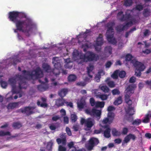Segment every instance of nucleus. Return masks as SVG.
Wrapping results in <instances>:
<instances>
[{
    "label": "nucleus",
    "instance_id": "obj_1",
    "mask_svg": "<svg viewBox=\"0 0 151 151\" xmlns=\"http://www.w3.org/2000/svg\"><path fill=\"white\" fill-rule=\"evenodd\" d=\"M12 22L15 24L16 28L19 31L24 33L27 37L29 36L30 33L32 31L31 21L30 19H16L15 21Z\"/></svg>",
    "mask_w": 151,
    "mask_h": 151
},
{
    "label": "nucleus",
    "instance_id": "obj_2",
    "mask_svg": "<svg viewBox=\"0 0 151 151\" xmlns=\"http://www.w3.org/2000/svg\"><path fill=\"white\" fill-rule=\"evenodd\" d=\"M115 25V23L114 22H109L106 25V27L107 28L106 33L107 40L110 43L113 45H115L116 43V40L114 38L113 28Z\"/></svg>",
    "mask_w": 151,
    "mask_h": 151
},
{
    "label": "nucleus",
    "instance_id": "obj_3",
    "mask_svg": "<svg viewBox=\"0 0 151 151\" xmlns=\"http://www.w3.org/2000/svg\"><path fill=\"white\" fill-rule=\"evenodd\" d=\"M81 61H78V64H82L84 62H87L93 61H97L99 58L98 55L91 51H88L85 54H81Z\"/></svg>",
    "mask_w": 151,
    "mask_h": 151
},
{
    "label": "nucleus",
    "instance_id": "obj_4",
    "mask_svg": "<svg viewBox=\"0 0 151 151\" xmlns=\"http://www.w3.org/2000/svg\"><path fill=\"white\" fill-rule=\"evenodd\" d=\"M16 77L19 79L18 88L19 90H17L16 89V91L18 92L16 93H19V97L20 98L22 96V94L21 93V90L23 89H26L27 86V83L26 81V78L23 76L22 75H17Z\"/></svg>",
    "mask_w": 151,
    "mask_h": 151
},
{
    "label": "nucleus",
    "instance_id": "obj_5",
    "mask_svg": "<svg viewBox=\"0 0 151 151\" xmlns=\"http://www.w3.org/2000/svg\"><path fill=\"white\" fill-rule=\"evenodd\" d=\"M23 74L29 76L31 78L35 76L36 78H41L43 76V72L40 67H37L31 72L27 71L24 70L22 71Z\"/></svg>",
    "mask_w": 151,
    "mask_h": 151
},
{
    "label": "nucleus",
    "instance_id": "obj_6",
    "mask_svg": "<svg viewBox=\"0 0 151 151\" xmlns=\"http://www.w3.org/2000/svg\"><path fill=\"white\" fill-rule=\"evenodd\" d=\"M8 18L11 21H15L17 18L23 19L27 18L26 15L24 13L18 12L17 11H13L9 12L8 14Z\"/></svg>",
    "mask_w": 151,
    "mask_h": 151
},
{
    "label": "nucleus",
    "instance_id": "obj_7",
    "mask_svg": "<svg viewBox=\"0 0 151 151\" xmlns=\"http://www.w3.org/2000/svg\"><path fill=\"white\" fill-rule=\"evenodd\" d=\"M39 82L42 84L37 86V88L38 90L40 92L45 91L48 88V86L47 84L45 83H48V80L46 77L44 78V81H42L40 79L39 80Z\"/></svg>",
    "mask_w": 151,
    "mask_h": 151
},
{
    "label": "nucleus",
    "instance_id": "obj_8",
    "mask_svg": "<svg viewBox=\"0 0 151 151\" xmlns=\"http://www.w3.org/2000/svg\"><path fill=\"white\" fill-rule=\"evenodd\" d=\"M131 63L136 68V69L143 71L145 68L146 67L144 64L140 62H139L135 59H133L131 61Z\"/></svg>",
    "mask_w": 151,
    "mask_h": 151
},
{
    "label": "nucleus",
    "instance_id": "obj_9",
    "mask_svg": "<svg viewBox=\"0 0 151 151\" xmlns=\"http://www.w3.org/2000/svg\"><path fill=\"white\" fill-rule=\"evenodd\" d=\"M55 58H53L52 63L54 64V66L55 68L53 70L52 72L53 74H55L56 76L59 75L60 74V72L59 69L61 67V64L60 63L57 61L55 60Z\"/></svg>",
    "mask_w": 151,
    "mask_h": 151
},
{
    "label": "nucleus",
    "instance_id": "obj_10",
    "mask_svg": "<svg viewBox=\"0 0 151 151\" xmlns=\"http://www.w3.org/2000/svg\"><path fill=\"white\" fill-rule=\"evenodd\" d=\"M86 113L88 114L91 116H95L97 117H100L101 114V111L93 108L91 110L90 109H87L85 110Z\"/></svg>",
    "mask_w": 151,
    "mask_h": 151
},
{
    "label": "nucleus",
    "instance_id": "obj_11",
    "mask_svg": "<svg viewBox=\"0 0 151 151\" xmlns=\"http://www.w3.org/2000/svg\"><path fill=\"white\" fill-rule=\"evenodd\" d=\"M103 36L102 34H100L99 36L97 38L96 46H95V49L96 51L100 52L101 50V46L103 44Z\"/></svg>",
    "mask_w": 151,
    "mask_h": 151
},
{
    "label": "nucleus",
    "instance_id": "obj_12",
    "mask_svg": "<svg viewBox=\"0 0 151 151\" xmlns=\"http://www.w3.org/2000/svg\"><path fill=\"white\" fill-rule=\"evenodd\" d=\"M33 109L32 107L26 106L20 109L19 110V112L25 114L26 116H29L34 113V112L31 110Z\"/></svg>",
    "mask_w": 151,
    "mask_h": 151
},
{
    "label": "nucleus",
    "instance_id": "obj_13",
    "mask_svg": "<svg viewBox=\"0 0 151 151\" xmlns=\"http://www.w3.org/2000/svg\"><path fill=\"white\" fill-rule=\"evenodd\" d=\"M99 142V140L97 138L93 137L91 138L89 141L88 149L90 150H92L93 147L98 145Z\"/></svg>",
    "mask_w": 151,
    "mask_h": 151
},
{
    "label": "nucleus",
    "instance_id": "obj_14",
    "mask_svg": "<svg viewBox=\"0 0 151 151\" xmlns=\"http://www.w3.org/2000/svg\"><path fill=\"white\" fill-rule=\"evenodd\" d=\"M81 54H83L79 53L78 50H74L72 53L73 59L75 61H76L78 63V61L81 60V59L80 58V55Z\"/></svg>",
    "mask_w": 151,
    "mask_h": 151
},
{
    "label": "nucleus",
    "instance_id": "obj_15",
    "mask_svg": "<svg viewBox=\"0 0 151 151\" xmlns=\"http://www.w3.org/2000/svg\"><path fill=\"white\" fill-rule=\"evenodd\" d=\"M94 125V123L91 118H88L86 119V124L84 125L85 130L88 131Z\"/></svg>",
    "mask_w": 151,
    "mask_h": 151
},
{
    "label": "nucleus",
    "instance_id": "obj_16",
    "mask_svg": "<svg viewBox=\"0 0 151 151\" xmlns=\"http://www.w3.org/2000/svg\"><path fill=\"white\" fill-rule=\"evenodd\" d=\"M133 85H130L125 90V92L126 94L125 96V100L130 99V97L131 96L130 94L131 91L134 88Z\"/></svg>",
    "mask_w": 151,
    "mask_h": 151
},
{
    "label": "nucleus",
    "instance_id": "obj_17",
    "mask_svg": "<svg viewBox=\"0 0 151 151\" xmlns=\"http://www.w3.org/2000/svg\"><path fill=\"white\" fill-rule=\"evenodd\" d=\"M8 81L10 85L12 86V90L13 92L14 93H16L18 92L16 91V81L15 79L13 78H10L9 79Z\"/></svg>",
    "mask_w": 151,
    "mask_h": 151
},
{
    "label": "nucleus",
    "instance_id": "obj_18",
    "mask_svg": "<svg viewBox=\"0 0 151 151\" xmlns=\"http://www.w3.org/2000/svg\"><path fill=\"white\" fill-rule=\"evenodd\" d=\"M136 138V137L134 134L130 133L124 138L122 145L124 143H127L128 142L130 139H132L133 141H134Z\"/></svg>",
    "mask_w": 151,
    "mask_h": 151
},
{
    "label": "nucleus",
    "instance_id": "obj_19",
    "mask_svg": "<svg viewBox=\"0 0 151 151\" xmlns=\"http://www.w3.org/2000/svg\"><path fill=\"white\" fill-rule=\"evenodd\" d=\"M132 18V16L129 13H127L126 12L124 15L123 14L122 17L119 19L121 21H130Z\"/></svg>",
    "mask_w": 151,
    "mask_h": 151
},
{
    "label": "nucleus",
    "instance_id": "obj_20",
    "mask_svg": "<svg viewBox=\"0 0 151 151\" xmlns=\"http://www.w3.org/2000/svg\"><path fill=\"white\" fill-rule=\"evenodd\" d=\"M126 114L132 116L134 114L135 111L134 107L132 106H128L127 108H125Z\"/></svg>",
    "mask_w": 151,
    "mask_h": 151
},
{
    "label": "nucleus",
    "instance_id": "obj_21",
    "mask_svg": "<svg viewBox=\"0 0 151 151\" xmlns=\"http://www.w3.org/2000/svg\"><path fill=\"white\" fill-rule=\"evenodd\" d=\"M65 100L63 98H59L56 100L55 105L58 107L62 106L65 104Z\"/></svg>",
    "mask_w": 151,
    "mask_h": 151
},
{
    "label": "nucleus",
    "instance_id": "obj_22",
    "mask_svg": "<svg viewBox=\"0 0 151 151\" xmlns=\"http://www.w3.org/2000/svg\"><path fill=\"white\" fill-rule=\"evenodd\" d=\"M20 102L10 103L7 105L6 107L8 109H13L18 107Z\"/></svg>",
    "mask_w": 151,
    "mask_h": 151
},
{
    "label": "nucleus",
    "instance_id": "obj_23",
    "mask_svg": "<svg viewBox=\"0 0 151 151\" xmlns=\"http://www.w3.org/2000/svg\"><path fill=\"white\" fill-rule=\"evenodd\" d=\"M105 128H106V129L104 132V136L106 138H109L111 137V135L110 134L111 129L108 127V125H105Z\"/></svg>",
    "mask_w": 151,
    "mask_h": 151
},
{
    "label": "nucleus",
    "instance_id": "obj_24",
    "mask_svg": "<svg viewBox=\"0 0 151 151\" xmlns=\"http://www.w3.org/2000/svg\"><path fill=\"white\" fill-rule=\"evenodd\" d=\"M68 90L66 89L63 88L61 89L58 92V95L61 98H63L67 93Z\"/></svg>",
    "mask_w": 151,
    "mask_h": 151
},
{
    "label": "nucleus",
    "instance_id": "obj_25",
    "mask_svg": "<svg viewBox=\"0 0 151 151\" xmlns=\"http://www.w3.org/2000/svg\"><path fill=\"white\" fill-rule=\"evenodd\" d=\"M65 62L66 63L65 65V67L66 68H70L72 67L73 64H71L72 62L70 61V58H67L65 60Z\"/></svg>",
    "mask_w": 151,
    "mask_h": 151
},
{
    "label": "nucleus",
    "instance_id": "obj_26",
    "mask_svg": "<svg viewBox=\"0 0 151 151\" xmlns=\"http://www.w3.org/2000/svg\"><path fill=\"white\" fill-rule=\"evenodd\" d=\"M109 78H107L105 80V81L106 82L108 85L111 88L114 87L115 85L114 82L112 81H109Z\"/></svg>",
    "mask_w": 151,
    "mask_h": 151
},
{
    "label": "nucleus",
    "instance_id": "obj_27",
    "mask_svg": "<svg viewBox=\"0 0 151 151\" xmlns=\"http://www.w3.org/2000/svg\"><path fill=\"white\" fill-rule=\"evenodd\" d=\"M122 24L117 26L116 27V30L118 32H121L124 30L126 27H127L126 25V24L122 26Z\"/></svg>",
    "mask_w": 151,
    "mask_h": 151
},
{
    "label": "nucleus",
    "instance_id": "obj_28",
    "mask_svg": "<svg viewBox=\"0 0 151 151\" xmlns=\"http://www.w3.org/2000/svg\"><path fill=\"white\" fill-rule=\"evenodd\" d=\"M150 12L149 9L147 8L145 9L142 12V14L145 17H147L150 16Z\"/></svg>",
    "mask_w": 151,
    "mask_h": 151
},
{
    "label": "nucleus",
    "instance_id": "obj_29",
    "mask_svg": "<svg viewBox=\"0 0 151 151\" xmlns=\"http://www.w3.org/2000/svg\"><path fill=\"white\" fill-rule=\"evenodd\" d=\"M68 146L69 148L68 151H75L76 148L74 147L73 142H71L68 144Z\"/></svg>",
    "mask_w": 151,
    "mask_h": 151
},
{
    "label": "nucleus",
    "instance_id": "obj_30",
    "mask_svg": "<svg viewBox=\"0 0 151 151\" xmlns=\"http://www.w3.org/2000/svg\"><path fill=\"white\" fill-rule=\"evenodd\" d=\"M56 141L58 144H60L62 143L63 145H65L66 144V142L65 137L62 139L57 138L56 139Z\"/></svg>",
    "mask_w": 151,
    "mask_h": 151
},
{
    "label": "nucleus",
    "instance_id": "obj_31",
    "mask_svg": "<svg viewBox=\"0 0 151 151\" xmlns=\"http://www.w3.org/2000/svg\"><path fill=\"white\" fill-rule=\"evenodd\" d=\"M18 55H14L13 57V62L12 64L14 65H16L17 63V62H21V60L18 59Z\"/></svg>",
    "mask_w": 151,
    "mask_h": 151
},
{
    "label": "nucleus",
    "instance_id": "obj_32",
    "mask_svg": "<svg viewBox=\"0 0 151 151\" xmlns=\"http://www.w3.org/2000/svg\"><path fill=\"white\" fill-rule=\"evenodd\" d=\"M109 95H107L104 94H99L97 95L98 98H100L102 100H106L109 96Z\"/></svg>",
    "mask_w": 151,
    "mask_h": 151
},
{
    "label": "nucleus",
    "instance_id": "obj_33",
    "mask_svg": "<svg viewBox=\"0 0 151 151\" xmlns=\"http://www.w3.org/2000/svg\"><path fill=\"white\" fill-rule=\"evenodd\" d=\"M42 67L43 69L46 72H49L50 70V67L47 63H44L42 64Z\"/></svg>",
    "mask_w": 151,
    "mask_h": 151
},
{
    "label": "nucleus",
    "instance_id": "obj_34",
    "mask_svg": "<svg viewBox=\"0 0 151 151\" xmlns=\"http://www.w3.org/2000/svg\"><path fill=\"white\" fill-rule=\"evenodd\" d=\"M94 68V67L93 65H90L89 67H87V74L88 76L90 78L92 77V76L90 75V73L92 71Z\"/></svg>",
    "mask_w": 151,
    "mask_h": 151
},
{
    "label": "nucleus",
    "instance_id": "obj_35",
    "mask_svg": "<svg viewBox=\"0 0 151 151\" xmlns=\"http://www.w3.org/2000/svg\"><path fill=\"white\" fill-rule=\"evenodd\" d=\"M59 125L58 123H53L50 125L49 128L51 130H55L59 127Z\"/></svg>",
    "mask_w": 151,
    "mask_h": 151
},
{
    "label": "nucleus",
    "instance_id": "obj_36",
    "mask_svg": "<svg viewBox=\"0 0 151 151\" xmlns=\"http://www.w3.org/2000/svg\"><path fill=\"white\" fill-rule=\"evenodd\" d=\"M133 3L132 0H124V5L126 7L132 6Z\"/></svg>",
    "mask_w": 151,
    "mask_h": 151
},
{
    "label": "nucleus",
    "instance_id": "obj_37",
    "mask_svg": "<svg viewBox=\"0 0 151 151\" xmlns=\"http://www.w3.org/2000/svg\"><path fill=\"white\" fill-rule=\"evenodd\" d=\"M104 105L105 103L104 102H100L97 101L96 102V104L95 106L96 108L100 107L102 108L104 106Z\"/></svg>",
    "mask_w": 151,
    "mask_h": 151
},
{
    "label": "nucleus",
    "instance_id": "obj_38",
    "mask_svg": "<svg viewBox=\"0 0 151 151\" xmlns=\"http://www.w3.org/2000/svg\"><path fill=\"white\" fill-rule=\"evenodd\" d=\"M76 76L74 74L70 75L68 77V80L69 82L74 81L76 80Z\"/></svg>",
    "mask_w": 151,
    "mask_h": 151
},
{
    "label": "nucleus",
    "instance_id": "obj_39",
    "mask_svg": "<svg viewBox=\"0 0 151 151\" xmlns=\"http://www.w3.org/2000/svg\"><path fill=\"white\" fill-rule=\"evenodd\" d=\"M87 36V34L86 33V32H82L80 33L79 35L77 36V37L78 39L80 38H83L84 40H85Z\"/></svg>",
    "mask_w": 151,
    "mask_h": 151
},
{
    "label": "nucleus",
    "instance_id": "obj_40",
    "mask_svg": "<svg viewBox=\"0 0 151 151\" xmlns=\"http://www.w3.org/2000/svg\"><path fill=\"white\" fill-rule=\"evenodd\" d=\"M122 102V97L119 96L117 98L116 100L114 101V104L115 105H118L121 104Z\"/></svg>",
    "mask_w": 151,
    "mask_h": 151
},
{
    "label": "nucleus",
    "instance_id": "obj_41",
    "mask_svg": "<svg viewBox=\"0 0 151 151\" xmlns=\"http://www.w3.org/2000/svg\"><path fill=\"white\" fill-rule=\"evenodd\" d=\"M70 119L72 122H75L78 119L76 115L75 114H71L70 116Z\"/></svg>",
    "mask_w": 151,
    "mask_h": 151
},
{
    "label": "nucleus",
    "instance_id": "obj_42",
    "mask_svg": "<svg viewBox=\"0 0 151 151\" xmlns=\"http://www.w3.org/2000/svg\"><path fill=\"white\" fill-rule=\"evenodd\" d=\"M101 89L105 93H109L110 91V89L106 86H102L101 87Z\"/></svg>",
    "mask_w": 151,
    "mask_h": 151
},
{
    "label": "nucleus",
    "instance_id": "obj_43",
    "mask_svg": "<svg viewBox=\"0 0 151 151\" xmlns=\"http://www.w3.org/2000/svg\"><path fill=\"white\" fill-rule=\"evenodd\" d=\"M12 126L15 129H19L22 126L21 124L18 122H14Z\"/></svg>",
    "mask_w": 151,
    "mask_h": 151
},
{
    "label": "nucleus",
    "instance_id": "obj_44",
    "mask_svg": "<svg viewBox=\"0 0 151 151\" xmlns=\"http://www.w3.org/2000/svg\"><path fill=\"white\" fill-rule=\"evenodd\" d=\"M114 117V114L112 112H109L108 113V117L109 119V121L112 122Z\"/></svg>",
    "mask_w": 151,
    "mask_h": 151
},
{
    "label": "nucleus",
    "instance_id": "obj_45",
    "mask_svg": "<svg viewBox=\"0 0 151 151\" xmlns=\"http://www.w3.org/2000/svg\"><path fill=\"white\" fill-rule=\"evenodd\" d=\"M141 123V120L139 119H136L133 121L132 123V124L133 125H136L137 126L139 125Z\"/></svg>",
    "mask_w": 151,
    "mask_h": 151
},
{
    "label": "nucleus",
    "instance_id": "obj_46",
    "mask_svg": "<svg viewBox=\"0 0 151 151\" xmlns=\"http://www.w3.org/2000/svg\"><path fill=\"white\" fill-rule=\"evenodd\" d=\"M105 51L106 53L111 54L112 52V47L110 46H107L105 48Z\"/></svg>",
    "mask_w": 151,
    "mask_h": 151
},
{
    "label": "nucleus",
    "instance_id": "obj_47",
    "mask_svg": "<svg viewBox=\"0 0 151 151\" xmlns=\"http://www.w3.org/2000/svg\"><path fill=\"white\" fill-rule=\"evenodd\" d=\"M150 118L149 115L147 114H146L144 117V119L142 121L143 122L145 123H147L149 122Z\"/></svg>",
    "mask_w": 151,
    "mask_h": 151
},
{
    "label": "nucleus",
    "instance_id": "obj_48",
    "mask_svg": "<svg viewBox=\"0 0 151 151\" xmlns=\"http://www.w3.org/2000/svg\"><path fill=\"white\" fill-rule=\"evenodd\" d=\"M85 104V102L84 101H80L77 103V106L78 107L79 109H82L84 108V106Z\"/></svg>",
    "mask_w": 151,
    "mask_h": 151
},
{
    "label": "nucleus",
    "instance_id": "obj_49",
    "mask_svg": "<svg viewBox=\"0 0 151 151\" xmlns=\"http://www.w3.org/2000/svg\"><path fill=\"white\" fill-rule=\"evenodd\" d=\"M136 20L134 18H132L131 19H130V21L127 22L126 24V25L127 27H128L129 25H132L133 24V23H136Z\"/></svg>",
    "mask_w": 151,
    "mask_h": 151
},
{
    "label": "nucleus",
    "instance_id": "obj_50",
    "mask_svg": "<svg viewBox=\"0 0 151 151\" xmlns=\"http://www.w3.org/2000/svg\"><path fill=\"white\" fill-rule=\"evenodd\" d=\"M133 58V56L131 54H127L125 56V60L127 61H130L131 62V61L132 60V59Z\"/></svg>",
    "mask_w": 151,
    "mask_h": 151
},
{
    "label": "nucleus",
    "instance_id": "obj_51",
    "mask_svg": "<svg viewBox=\"0 0 151 151\" xmlns=\"http://www.w3.org/2000/svg\"><path fill=\"white\" fill-rule=\"evenodd\" d=\"M37 105L40 106L41 107L46 108L48 106L47 104L46 103H43L40 104V102L39 101H38L37 102Z\"/></svg>",
    "mask_w": 151,
    "mask_h": 151
},
{
    "label": "nucleus",
    "instance_id": "obj_52",
    "mask_svg": "<svg viewBox=\"0 0 151 151\" xmlns=\"http://www.w3.org/2000/svg\"><path fill=\"white\" fill-rule=\"evenodd\" d=\"M132 116L126 114L125 115V117L126 118V120L129 122H132L133 119V118Z\"/></svg>",
    "mask_w": 151,
    "mask_h": 151
},
{
    "label": "nucleus",
    "instance_id": "obj_53",
    "mask_svg": "<svg viewBox=\"0 0 151 151\" xmlns=\"http://www.w3.org/2000/svg\"><path fill=\"white\" fill-rule=\"evenodd\" d=\"M112 133L114 136H119L120 134L119 132L115 128L112 129Z\"/></svg>",
    "mask_w": 151,
    "mask_h": 151
},
{
    "label": "nucleus",
    "instance_id": "obj_54",
    "mask_svg": "<svg viewBox=\"0 0 151 151\" xmlns=\"http://www.w3.org/2000/svg\"><path fill=\"white\" fill-rule=\"evenodd\" d=\"M11 134L9 132H4L3 131H0V136H3L5 135H10Z\"/></svg>",
    "mask_w": 151,
    "mask_h": 151
},
{
    "label": "nucleus",
    "instance_id": "obj_55",
    "mask_svg": "<svg viewBox=\"0 0 151 151\" xmlns=\"http://www.w3.org/2000/svg\"><path fill=\"white\" fill-rule=\"evenodd\" d=\"M112 93L113 95H119L120 93V91L117 88H115L112 90Z\"/></svg>",
    "mask_w": 151,
    "mask_h": 151
},
{
    "label": "nucleus",
    "instance_id": "obj_56",
    "mask_svg": "<svg viewBox=\"0 0 151 151\" xmlns=\"http://www.w3.org/2000/svg\"><path fill=\"white\" fill-rule=\"evenodd\" d=\"M0 83L1 87L3 88H6L7 86V83L6 82L1 80L0 81Z\"/></svg>",
    "mask_w": 151,
    "mask_h": 151
},
{
    "label": "nucleus",
    "instance_id": "obj_57",
    "mask_svg": "<svg viewBox=\"0 0 151 151\" xmlns=\"http://www.w3.org/2000/svg\"><path fill=\"white\" fill-rule=\"evenodd\" d=\"M90 103L91 106H95L96 104V102L93 97H91L90 99Z\"/></svg>",
    "mask_w": 151,
    "mask_h": 151
},
{
    "label": "nucleus",
    "instance_id": "obj_58",
    "mask_svg": "<svg viewBox=\"0 0 151 151\" xmlns=\"http://www.w3.org/2000/svg\"><path fill=\"white\" fill-rule=\"evenodd\" d=\"M143 8V6L142 5L137 4L136 5L135 9L136 10L139 11L142 10Z\"/></svg>",
    "mask_w": 151,
    "mask_h": 151
},
{
    "label": "nucleus",
    "instance_id": "obj_59",
    "mask_svg": "<svg viewBox=\"0 0 151 151\" xmlns=\"http://www.w3.org/2000/svg\"><path fill=\"white\" fill-rule=\"evenodd\" d=\"M126 74V72L124 71H122L119 73V76L121 78H124L125 77Z\"/></svg>",
    "mask_w": 151,
    "mask_h": 151
},
{
    "label": "nucleus",
    "instance_id": "obj_60",
    "mask_svg": "<svg viewBox=\"0 0 151 151\" xmlns=\"http://www.w3.org/2000/svg\"><path fill=\"white\" fill-rule=\"evenodd\" d=\"M142 71L140 70L135 69V75L137 77H139L141 76V72Z\"/></svg>",
    "mask_w": 151,
    "mask_h": 151
},
{
    "label": "nucleus",
    "instance_id": "obj_61",
    "mask_svg": "<svg viewBox=\"0 0 151 151\" xmlns=\"http://www.w3.org/2000/svg\"><path fill=\"white\" fill-rule=\"evenodd\" d=\"M128 132V129L127 127H124L123 128L122 131V134L123 135H126Z\"/></svg>",
    "mask_w": 151,
    "mask_h": 151
},
{
    "label": "nucleus",
    "instance_id": "obj_62",
    "mask_svg": "<svg viewBox=\"0 0 151 151\" xmlns=\"http://www.w3.org/2000/svg\"><path fill=\"white\" fill-rule=\"evenodd\" d=\"M52 144L51 142H49L47 143V147L49 150H51L52 149Z\"/></svg>",
    "mask_w": 151,
    "mask_h": 151
},
{
    "label": "nucleus",
    "instance_id": "obj_63",
    "mask_svg": "<svg viewBox=\"0 0 151 151\" xmlns=\"http://www.w3.org/2000/svg\"><path fill=\"white\" fill-rule=\"evenodd\" d=\"M113 78L114 79H117L118 77V72L117 70L115 71L112 75Z\"/></svg>",
    "mask_w": 151,
    "mask_h": 151
},
{
    "label": "nucleus",
    "instance_id": "obj_64",
    "mask_svg": "<svg viewBox=\"0 0 151 151\" xmlns=\"http://www.w3.org/2000/svg\"><path fill=\"white\" fill-rule=\"evenodd\" d=\"M58 151H66V148L64 147H63L61 145L59 146L58 149Z\"/></svg>",
    "mask_w": 151,
    "mask_h": 151
}]
</instances>
